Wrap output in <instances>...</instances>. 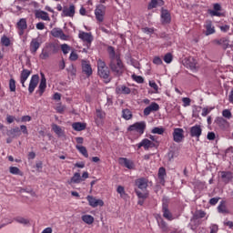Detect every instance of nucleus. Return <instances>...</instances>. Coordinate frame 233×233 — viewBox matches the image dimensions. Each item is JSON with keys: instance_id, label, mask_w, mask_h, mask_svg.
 <instances>
[{"instance_id": "nucleus-1", "label": "nucleus", "mask_w": 233, "mask_h": 233, "mask_svg": "<svg viewBox=\"0 0 233 233\" xmlns=\"http://www.w3.org/2000/svg\"><path fill=\"white\" fill-rule=\"evenodd\" d=\"M107 54L110 58L109 66L116 76H121L124 72L125 66H123V61H121V56L116 55V49L114 46H107Z\"/></svg>"}, {"instance_id": "nucleus-2", "label": "nucleus", "mask_w": 233, "mask_h": 233, "mask_svg": "<svg viewBox=\"0 0 233 233\" xmlns=\"http://www.w3.org/2000/svg\"><path fill=\"white\" fill-rule=\"evenodd\" d=\"M135 185L138 188L135 190L138 199H147V198H148V191L147 190V188H148V178H137L135 181Z\"/></svg>"}, {"instance_id": "nucleus-3", "label": "nucleus", "mask_w": 233, "mask_h": 233, "mask_svg": "<svg viewBox=\"0 0 233 233\" xmlns=\"http://www.w3.org/2000/svg\"><path fill=\"white\" fill-rule=\"evenodd\" d=\"M97 74L99 77L105 79L106 83L112 81V77H110V68H108L106 63L101 59L97 60Z\"/></svg>"}, {"instance_id": "nucleus-4", "label": "nucleus", "mask_w": 233, "mask_h": 233, "mask_svg": "<svg viewBox=\"0 0 233 233\" xmlns=\"http://www.w3.org/2000/svg\"><path fill=\"white\" fill-rule=\"evenodd\" d=\"M145 130H147V122L145 121L136 122L127 127V132H136L139 137L145 134Z\"/></svg>"}, {"instance_id": "nucleus-5", "label": "nucleus", "mask_w": 233, "mask_h": 233, "mask_svg": "<svg viewBox=\"0 0 233 233\" xmlns=\"http://www.w3.org/2000/svg\"><path fill=\"white\" fill-rule=\"evenodd\" d=\"M183 65L184 66H186V68H190L192 72H197V70L199 68V66L198 65V60L193 56L185 58L183 61Z\"/></svg>"}, {"instance_id": "nucleus-6", "label": "nucleus", "mask_w": 233, "mask_h": 233, "mask_svg": "<svg viewBox=\"0 0 233 233\" xmlns=\"http://www.w3.org/2000/svg\"><path fill=\"white\" fill-rule=\"evenodd\" d=\"M172 136L175 143H183V141H185V130H183V128H174Z\"/></svg>"}, {"instance_id": "nucleus-7", "label": "nucleus", "mask_w": 233, "mask_h": 233, "mask_svg": "<svg viewBox=\"0 0 233 233\" xmlns=\"http://www.w3.org/2000/svg\"><path fill=\"white\" fill-rule=\"evenodd\" d=\"M105 14H106V7L103 5H99L95 9L96 19L99 23H103V21H105Z\"/></svg>"}, {"instance_id": "nucleus-8", "label": "nucleus", "mask_w": 233, "mask_h": 233, "mask_svg": "<svg viewBox=\"0 0 233 233\" xmlns=\"http://www.w3.org/2000/svg\"><path fill=\"white\" fill-rule=\"evenodd\" d=\"M162 214L163 218L167 219V221H174V215L168 208V202L167 200H164L162 203Z\"/></svg>"}, {"instance_id": "nucleus-9", "label": "nucleus", "mask_w": 233, "mask_h": 233, "mask_svg": "<svg viewBox=\"0 0 233 233\" xmlns=\"http://www.w3.org/2000/svg\"><path fill=\"white\" fill-rule=\"evenodd\" d=\"M201 134H203V128L201 127V125L197 124L191 127L189 129L190 137H195L197 141H199V137H201Z\"/></svg>"}, {"instance_id": "nucleus-10", "label": "nucleus", "mask_w": 233, "mask_h": 233, "mask_svg": "<svg viewBox=\"0 0 233 233\" xmlns=\"http://www.w3.org/2000/svg\"><path fill=\"white\" fill-rule=\"evenodd\" d=\"M74 15H76V5L74 4L63 7L62 17H74Z\"/></svg>"}, {"instance_id": "nucleus-11", "label": "nucleus", "mask_w": 233, "mask_h": 233, "mask_svg": "<svg viewBox=\"0 0 233 233\" xmlns=\"http://www.w3.org/2000/svg\"><path fill=\"white\" fill-rule=\"evenodd\" d=\"M37 85H39V75H33L28 86L29 94H34V91L37 88Z\"/></svg>"}, {"instance_id": "nucleus-12", "label": "nucleus", "mask_w": 233, "mask_h": 233, "mask_svg": "<svg viewBox=\"0 0 233 233\" xmlns=\"http://www.w3.org/2000/svg\"><path fill=\"white\" fill-rule=\"evenodd\" d=\"M51 35H53V37H57L59 39H61L62 41H68L69 36L67 35H66L63 32V29L61 28H53L51 30Z\"/></svg>"}, {"instance_id": "nucleus-13", "label": "nucleus", "mask_w": 233, "mask_h": 233, "mask_svg": "<svg viewBox=\"0 0 233 233\" xmlns=\"http://www.w3.org/2000/svg\"><path fill=\"white\" fill-rule=\"evenodd\" d=\"M137 147L138 149L144 148L146 150H150V148H154V147H156V144L148 138H144L140 143L137 144Z\"/></svg>"}, {"instance_id": "nucleus-14", "label": "nucleus", "mask_w": 233, "mask_h": 233, "mask_svg": "<svg viewBox=\"0 0 233 233\" xmlns=\"http://www.w3.org/2000/svg\"><path fill=\"white\" fill-rule=\"evenodd\" d=\"M160 17L162 25H170V22L172 21V16L170 15V12L167 9H161Z\"/></svg>"}, {"instance_id": "nucleus-15", "label": "nucleus", "mask_w": 233, "mask_h": 233, "mask_svg": "<svg viewBox=\"0 0 233 233\" xmlns=\"http://www.w3.org/2000/svg\"><path fill=\"white\" fill-rule=\"evenodd\" d=\"M205 35H212L216 33V26L212 23V20H206L204 24Z\"/></svg>"}, {"instance_id": "nucleus-16", "label": "nucleus", "mask_w": 233, "mask_h": 233, "mask_svg": "<svg viewBox=\"0 0 233 233\" xmlns=\"http://www.w3.org/2000/svg\"><path fill=\"white\" fill-rule=\"evenodd\" d=\"M118 163L119 165H121V167H125L126 168H128V170H134V167H136L134 165V161L127 157H119Z\"/></svg>"}, {"instance_id": "nucleus-17", "label": "nucleus", "mask_w": 233, "mask_h": 233, "mask_svg": "<svg viewBox=\"0 0 233 233\" xmlns=\"http://www.w3.org/2000/svg\"><path fill=\"white\" fill-rule=\"evenodd\" d=\"M16 28L18 29L19 35H24L25 31L28 28V25L26 24V18H21L16 23Z\"/></svg>"}, {"instance_id": "nucleus-18", "label": "nucleus", "mask_w": 233, "mask_h": 233, "mask_svg": "<svg viewBox=\"0 0 233 233\" xmlns=\"http://www.w3.org/2000/svg\"><path fill=\"white\" fill-rule=\"evenodd\" d=\"M208 14L211 17H223V13H221V5L214 4L213 10L209 9Z\"/></svg>"}, {"instance_id": "nucleus-19", "label": "nucleus", "mask_w": 233, "mask_h": 233, "mask_svg": "<svg viewBox=\"0 0 233 233\" xmlns=\"http://www.w3.org/2000/svg\"><path fill=\"white\" fill-rule=\"evenodd\" d=\"M159 110V104L156 102H152L148 106L144 109V116H148L152 112H157Z\"/></svg>"}, {"instance_id": "nucleus-20", "label": "nucleus", "mask_w": 233, "mask_h": 233, "mask_svg": "<svg viewBox=\"0 0 233 233\" xmlns=\"http://www.w3.org/2000/svg\"><path fill=\"white\" fill-rule=\"evenodd\" d=\"M86 199H87L90 207H92L93 208H96V207H103L105 205V202H103V200L96 199L93 196H87Z\"/></svg>"}, {"instance_id": "nucleus-21", "label": "nucleus", "mask_w": 233, "mask_h": 233, "mask_svg": "<svg viewBox=\"0 0 233 233\" xmlns=\"http://www.w3.org/2000/svg\"><path fill=\"white\" fill-rule=\"evenodd\" d=\"M31 75H32V71H30L28 69H23L21 71L20 83H21L23 88H26V86L25 85V83H26V80L28 79V77H30Z\"/></svg>"}, {"instance_id": "nucleus-22", "label": "nucleus", "mask_w": 233, "mask_h": 233, "mask_svg": "<svg viewBox=\"0 0 233 233\" xmlns=\"http://www.w3.org/2000/svg\"><path fill=\"white\" fill-rule=\"evenodd\" d=\"M41 47V39L33 38L30 43V52L31 54H36L37 50Z\"/></svg>"}, {"instance_id": "nucleus-23", "label": "nucleus", "mask_w": 233, "mask_h": 233, "mask_svg": "<svg viewBox=\"0 0 233 233\" xmlns=\"http://www.w3.org/2000/svg\"><path fill=\"white\" fill-rule=\"evenodd\" d=\"M41 80L38 86V94L39 96H43L45 94V90H46V76H45V73H40Z\"/></svg>"}, {"instance_id": "nucleus-24", "label": "nucleus", "mask_w": 233, "mask_h": 233, "mask_svg": "<svg viewBox=\"0 0 233 233\" xmlns=\"http://www.w3.org/2000/svg\"><path fill=\"white\" fill-rule=\"evenodd\" d=\"M79 39L83 40L84 43H87V45L92 44V41H94V37L92 36V34L86 33L85 31H81L78 34Z\"/></svg>"}, {"instance_id": "nucleus-25", "label": "nucleus", "mask_w": 233, "mask_h": 233, "mask_svg": "<svg viewBox=\"0 0 233 233\" xmlns=\"http://www.w3.org/2000/svg\"><path fill=\"white\" fill-rule=\"evenodd\" d=\"M220 177L225 185H228L233 179V174L230 171H220Z\"/></svg>"}, {"instance_id": "nucleus-26", "label": "nucleus", "mask_w": 233, "mask_h": 233, "mask_svg": "<svg viewBox=\"0 0 233 233\" xmlns=\"http://www.w3.org/2000/svg\"><path fill=\"white\" fill-rule=\"evenodd\" d=\"M215 123L222 130H225L229 127L228 121H227V119L223 118L222 116H218L215 120Z\"/></svg>"}, {"instance_id": "nucleus-27", "label": "nucleus", "mask_w": 233, "mask_h": 233, "mask_svg": "<svg viewBox=\"0 0 233 233\" xmlns=\"http://www.w3.org/2000/svg\"><path fill=\"white\" fill-rule=\"evenodd\" d=\"M35 17L36 19H42V21H50V15L43 10L35 11Z\"/></svg>"}, {"instance_id": "nucleus-28", "label": "nucleus", "mask_w": 233, "mask_h": 233, "mask_svg": "<svg viewBox=\"0 0 233 233\" xmlns=\"http://www.w3.org/2000/svg\"><path fill=\"white\" fill-rule=\"evenodd\" d=\"M165 5V1L163 0H150L147 5V10H154V8H157V6H163Z\"/></svg>"}, {"instance_id": "nucleus-29", "label": "nucleus", "mask_w": 233, "mask_h": 233, "mask_svg": "<svg viewBox=\"0 0 233 233\" xmlns=\"http://www.w3.org/2000/svg\"><path fill=\"white\" fill-rule=\"evenodd\" d=\"M72 128L76 130V132H82V130H85L86 128V124L81 122H75L72 124Z\"/></svg>"}, {"instance_id": "nucleus-30", "label": "nucleus", "mask_w": 233, "mask_h": 233, "mask_svg": "<svg viewBox=\"0 0 233 233\" xmlns=\"http://www.w3.org/2000/svg\"><path fill=\"white\" fill-rule=\"evenodd\" d=\"M157 225L161 228L162 232H168V225L163 220V218L159 217L157 218Z\"/></svg>"}, {"instance_id": "nucleus-31", "label": "nucleus", "mask_w": 233, "mask_h": 233, "mask_svg": "<svg viewBox=\"0 0 233 233\" xmlns=\"http://www.w3.org/2000/svg\"><path fill=\"white\" fill-rule=\"evenodd\" d=\"M82 70L84 74L87 76V77H90L92 75V66L89 64H86V61L82 62Z\"/></svg>"}, {"instance_id": "nucleus-32", "label": "nucleus", "mask_w": 233, "mask_h": 233, "mask_svg": "<svg viewBox=\"0 0 233 233\" xmlns=\"http://www.w3.org/2000/svg\"><path fill=\"white\" fill-rule=\"evenodd\" d=\"M52 130L58 136V137H63L65 136V130L61 128V127L57 126L56 124H52Z\"/></svg>"}, {"instance_id": "nucleus-33", "label": "nucleus", "mask_w": 233, "mask_h": 233, "mask_svg": "<svg viewBox=\"0 0 233 233\" xmlns=\"http://www.w3.org/2000/svg\"><path fill=\"white\" fill-rule=\"evenodd\" d=\"M218 212H219V214H230V211L227 208V204H225V201L220 202L218 207Z\"/></svg>"}, {"instance_id": "nucleus-34", "label": "nucleus", "mask_w": 233, "mask_h": 233, "mask_svg": "<svg viewBox=\"0 0 233 233\" xmlns=\"http://www.w3.org/2000/svg\"><path fill=\"white\" fill-rule=\"evenodd\" d=\"M83 178H81V174L75 173L74 176L71 177V179L68 181L69 185H72V183L79 184L81 183Z\"/></svg>"}, {"instance_id": "nucleus-35", "label": "nucleus", "mask_w": 233, "mask_h": 233, "mask_svg": "<svg viewBox=\"0 0 233 233\" xmlns=\"http://www.w3.org/2000/svg\"><path fill=\"white\" fill-rule=\"evenodd\" d=\"M122 117L123 119H126V121H130V119L133 117L132 111H130L128 108L123 109Z\"/></svg>"}, {"instance_id": "nucleus-36", "label": "nucleus", "mask_w": 233, "mask_h": 233, "mask_svg": "<svg viewBox=\"0 0 233 233\" xmlns=\"http://www.w3.org/2000/svg\"><path fill=\"white\" fill-rule=\"evenodd\" d=\"M216 45H219L220 46H223V48H228V37H222L218 40H215Z\"/></svg>"}, {"instance_id": "nucleus-37", "label": "nucleus", "mask_w": 233, "mask_h": 233, "mask_svg": "<svg viewBox=\"0 0 233 233\" xmlns=\"http://www.w3.org/2000/svg\"><path fill=\"white\" fill-rule=\"evenodd\" d=\"M116 92H118V94L128 95V94H130V92H132V90L130 89V87H128L127 86H121L116 88Z\"/></svg>"}, {"instance_id": "nucleus-38", "label": "nucleus", "mask_w": 233, "mask_h": 233, "mask_svg": "<svg viewBox=\"0 0 233 233\" xmlns=\"http://www.w3.org/2000/svg\"><path fill=\"white\" fill-rule=\"evenodd\" d=\"M165 176H167V169L165 167H160L158 169V179L160 183H165Z\"/></svg>"}, {"instance_id": "nucleus-39", "label": "nucleus", "mask_w": 233, "mask_h": 233, "mask_svg": "<svg viewBox=\"0 0 233 233\" xmlns=\"http://www.w3.org/2000/svg\"><path fill=\"white\" fill-rule=\"evenodd\" d=\"M8 136H13V137H19L21 136V129L19 127L12 128L8 131Z\"/></svg>"}, {"instance_id": "nucleus-40", "label": "nucleus", "mask_w": 233, "mask_h": 233, "mask_svg": "<svg viewBox=\"0 0 233 233\" xmlns=\"http://www.w3.org/2000/svg\"><path fill=\"white\" fill-rule=\"evenodd\" d=\"M76 148L80 152V154H82V156H84V157H88V150H86L85 146L76 145Z\"/></svg>"}, {"instance_id": "nucleus-41", "label": "nucleus", "mask_w": 233, "mask_h": 233, "mask_svg": "<svg viewBox=\"0 0 233 233\" xmlns=\"http://www.w3.org/2000/svg\"><path fill=\"white\" fill-rule=\"evenodd\" d=\"M81 218L86 225H92L94 223V218L91 215H83Z\"/></svg>"}, {"instance_id": "nucleus-42", "label": "nucleus", "mask_w": 233, "mask_h": 233, "mask_svg": "<svg viewBox=\"0 0 233 233\" xmlns=\"http://www.w3.org/2000/svg\"><path fill=\"white\" fill-rule=\"evenodd\" d=\"M10 174H13L14 176H23V173L21 169L17 167H9Z\"/></svg>"}, {"instance_id": "nucleus-43", "label": "nucleus", "mask_w": 233, "mask_h": 233, "mask_svg": "<svg viewBox=\"0 0 233 233\" xmlns=\"http://www.w3.org/2000/svg\"><path fill=\"white\" fill-rule=\"evenodd\" d=\"M116 192H117V194L120 195V198H122L123 199H125V198H127V192L125 191V187L118 186L116 188Z\"/></svg>"}, {"instance_id": "nucleus-44", "label": "nucleus", "mask_w": 233, "mask_h": 233, "mask_svg": "<svg viewBox=\"0 0 233 233\" xmlns=\"http://www.w3.org/2000/svg\"><path fill=\"white\" fill-rule=\"evenodd\" d=\"M214 108H215L214 106L203 107L202 113H201L202 117H207V115L210 114V112H212L214 110Z\"/></svg>"}, {"instance_id": "nucleus-45", "label": "nucleus", "mask_w": 233, "mask_h": 233, "mask_svg": "<svg viewBox=\"0 0 233 233\" xmlns=\"http://www.w3.org/2000/svg\"><path fill=\"white\" fill-rule=\"evenodd\" d=\"M15 221H16V223H20L21 225H28V223H30V220H28L27 218H25L23 217L15 218Z\"/></svg>"}, {"instance_id": "nucleus-46", "label": "nucleus", "mask_w": 233, "mask_h": 233, "mask_svg": "<svg viewBox=\"0 0 233 233\" xmlns=\"http://www.w3.org/2000/svg\"><path fill=\"white\" fill-rule=\"evenodd\" d=\"M96 123L98 122V119H105V116H106V114L103 110L101 109H96Z\"/></svg>"}, {"instance_id": "nucleus-47", "label": "nucleus", "mask_w": 233, "mask_h": 233, "mask_svg": "<svg viewBox=\"0 0 233 233\" xmlns=\"http://www.w3.org/2000/svg\"><path fill=\"white\" fill-rule=\"evenodd\" d=\"M174 60V56L171 55V53H167L164 56V61L167 64L170 65V63H172V61Z\"/></svg>"}, {"instance_id": "nucleus-48", "label": "nucleus", "mask_w": 233, "mask_h": 233, "mask_svg": "<svg viewBox=\"0 0 233 233\" xmlns=\"http://www.w3.org/2000/svg\"><path fill=\"white\" fill-rule=\"evenodd\" d=\"M151 132L152 134H158V136H163V134H165V128L154 127Z\"/></svg>"}, {"instance_id": "nucleus-49", "label": "nucleus", "mask_w": 233, "mask_h": 233, "mask_svg": "<svg viewBox=\"0 0 233 233\" xmlns=\"http://www.w3.org/2000/svg\"><path fill=\"white\" fill-rule=\"evenodd\" d=\"M1 43L4 46H10V38H8L6 35H3L1 37Z\"/></svg>"}, {"instance_id": "nucleus-50", "label": "nucleus", "mask_w": 233, "mask_h": 233, "mask_svg": "<svg viewBox=\"0 0 233 233\" xmlns=\"http://www.w3.org/2000/svg\"><path fill=\"white\" fill-rule=\"evenodd\" d=\"M132 79L136 81V83H145V79L141 76L132 75Z\"/></svg>"}, {"instance_id": "nucleus-51", "label": "nucleus", "mask_w": 233, "mask_h": 233, "mask_svg": "<svg viewBox=\"0 0 233 233\" xmlns=\"http://www.w3.org/2000/svg\"><path fill=\"white\" fill-rule=\"evenodd\" d=\"M9 90L10 92H15V79L14 78L9 80Z\"/></svg>"}, {"instance_id": "nucleus-52", "label": "nucleus", "mask_w": 233, "mask_h": 233, "mask_svg": "<svg viewBox=\"0 0 233 233\" xmlns=\"http://www.w3.org/2000/svg\"><path fill=\"white\" fill-rule=\"evenodd\" d=\"M61 50H62L63 54H65V56H66V54H68V52H70V46H68L67 44H63V45H61Z\"/></svg>"}, {"instance_id": "nucleus-53", "label": "nucleus", "mask_w": 233, "mask_h": 233, "mask_svg": "<svg viewBox=\"0 0 233 233\" xmlns=\"http://www.w3.org/2000/svg\"><path fill=\"white\" fill-rule=\"evenodd\" d=\"M223 117H226V119H230L232 117V113L228 109H224L222 111Z\"/></svg>"}, {"instance_id": "nucleus-54", "label": "nucleus", "mask_w": 233, "mask_h": 233, "mask_svg": "<svg viewBox=\"0 0 233 233\" xmlns=\"http://www.w3.org/2000/svg\"><path fill=\"white\" fill-rule=\"evenodd\" d=\"M149 86L153 88V90H155V94H157L159 90V86H157V84H156L154 81H149Z\"/></svg>"}, {"instance_id": "nucleus-55", "label": "nucleus", "mask_w": 233, "mask_h": 233, "mask_svg": "<svg viewBox=\"0 0 233 233\" xmlns=\"http://www.w3.org/2000/svg\"><path fill=\"white\" fill-rule=\"evenodd\" d=\"M48 57H50V52L44 49L42 51V53L40 54V58L41 59H48Z\"/></svg>"}, {"instance_id": "nucleus-56", "label": "nucleus", "mask_w": 233, "mask_h": 233, "mask_svg": "<svg viewBox=\"0 0 233 233\" xmlns=\"http://www.w3.org/2000/svg\"><path fill=\"white\" fill-rule=\"evenodd\" d=\"M191 102H192V100L188 97H183L182 98L183 106H185V107L190 106Z\"/></svg>"}, {"instance_id": "nucleus-57", "label": "nucleus", "mask_w": 233, "mask_h": 233, "mask_svg": "<svg viewBox=\"0 0 233 233\" xmlns=\"http://www.w3.org/2000/svg\"><path fill=\"white\" fill-rule=\"evenodd\" d=\"M78 58H79V56H77V53L72 51L69 56L70 61H77Z\"/></svg>"}, {"instance_id": "nucleus-58", "label": "nucleus", "mask_w": 233, "mask_h": 233, "mask_svg": "<svg viewBox=\"0 0 233 233\" xmlns=\"http://www.w3.org/2000/svg\"><path fill=\"white\" fill-rule=\"evenodd\" d=\"M153 64L154 65H163V60L161 59V57H159V56H155L154 58H153Z\"/></svg>"}, {"instance_id": "nucleus-59", "label": "nucleus", "mask_w": 233, "mask_h": 233, "mask_svg": "<svg viewBox=\"0 0 233 233\" xmlns=\"http://www.w3.org/2000/svg\"><path fill=\"white\" fill-rule=\"evenodd\" d=\"M209 228H210V233H218V230H219V228L216 224L211 225Z\"/></svg>"}, {"instance_id": "nucleus-60", "label": "nucleus", "mask_w": 233, "mask_h": 233, "mask_svg": "<svg viewBox=\"0 0 233 233\" xmlns=\"http://www.w3.org/2000/svg\"><path fill=\"white\" fill-rule=\"evenodd\" d=\"M66 109V107L65 106H62V105H59V106H56V112L58 114H63Z\"/></svg>"}, {"instance_id": "nucleus-61", "label": "nucleus", "mask_w": 233, "mask_h": 233, "mask_svg": "<svg viewBox=\"0 0 233 233\" xmlns=\"http://www.w3.org/2000/svg\"><path fill=\"white\" fill-rule=\"evenodd\" d=\"M207 137L209 141H214V139H216V133L208 132Z\"/></svg>"}, {"instance_id": "nucleus-62", "label": "nucleus", "mask_w": 233, "mask_h": 233, "mask_svg": "<svg viewBox=\"0 0 233 233\" xmlns=\"http://www.w3.org/2000/svg\"><path fill=\"white\" fill-rule=\"evenodd\" d=\"M142 32H144V34H154V28L144 27L142 28Z\"/></svg>"}, {"instance_id": "nucleus-63", "label": "nucleus", "mask_w": 233, "mask_h": 233, "mask_svg": "<svg viewBox=\"0 0 233 233\" xmlns=\"http://www.w3.org/2000/svg\"><path fill=\"white\" fill-rule=\"evenodd\" d=\"M219 201V198H212L211 199H209V205H218Z\"/></svg>"}, {"instance_id": "nucleus-64", "label": "nucleus", "mask_w": 233, "mask_h": 233, "mask_svg": "<svg viewBox=\"0 0 233 233\" xmlns=\"http://www.w3.org/2000/svg\"><path fill=\"white\" fill-rule=\"evenodd\" d=\"M6 121L9 125H11V123H13L14 121H15V116H11V115H7L6 116Z\"/></svg>"}]
</instances>
